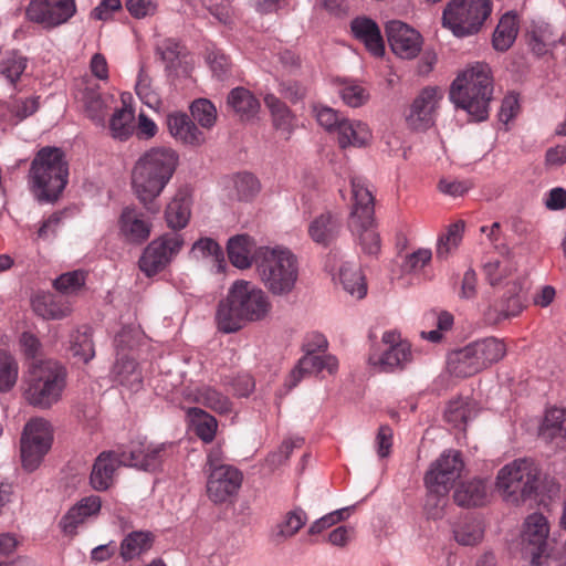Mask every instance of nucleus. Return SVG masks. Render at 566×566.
Returning a JSON list of instances; mask_svg holds the SVG:
<instances>
[{
  "label": "nucleus",
  "mask_w": 566,
  "mask_h": 566,
  "mask_svg": "<svg viewBox=\"0 0 566 566\" xmlns=\"http://www.w3.org/2000/svg\"><path fill=\"white\" fill-rule=\"evenodd\" d=\"M271 307V302L262 289L250 281L238 280L218 305V328L227 334L238 332L248 322L263 319Z\"/></svg>",
  "instance_id": "obj_1"
},
{
  "label": "nucleus",
  "mask_w": 566,
  "mask_h": 566,
  "mask_svg": "<svg viewBox=\"0 0 566 566\" xmlns=\"http://www.w3.org/2000/svg\"><path fill=\"white\" fill-rule=\"evenodd\" d=\"M179 156L170 147H154L143 154L132 172L133 189L139 201L151 213L159 207L153 203L165 189L178 166Z\"/></svg>",
  "instance_id": "obj_2"
},
{
  "label": "nucleus",
  "mask_w": 566,
  "mask_h": 566,
  "mask_svg": "<svg viewBox=\"0 0 566 566\" xmlns=\"http://www.w3.org/2000/svg\"><path fill=\"white\" fill-rule=\"evenodd\" d=\"M166 444L132 443L128 450L120 453L104 451L96 459L90 475V484L95 491L108 490L115 481L118 467H133L145 471L157 470L167 457Z\"/></svg>",
  "instance_id": "obj_3"
},
{
  "label": "nucleus",
  "mask_w": 566,
  "mask_h": 566,
  "mask_svg": "<svg viewBox=\"0 0 566 566\" xmlns=\"http://www.w3.org/2000/svg\"><path fill=\"white\" fill-rule=\"evenodd\" d=\"M493 94L491 67L484 62H474L461 71L450 87V99L475 122L485 120Z\"/></svg>",
  "instance_id": "obj_4"
},
{
  "label": "nucleus",
  "mask_w": 566,
  "mask_h": 566,
  "mask_svg": "<svg viewBox=\"0 0 566 566\" xmlns=\"http://www.w3.org/2000/svg\"><path fill=\"white\" fill-rule=\"evenodd\" d=\"M350 185L352 209L348 229L361 253L377 256L380 252L381 240L375 220V198L365 178L352 177Z\"/></svg>",
  "instance_id": "obj_5"
},
{
  "label": "nucleus",
  "mask_w": 566,
  "mask_h": 566,
  "mask_svg": "<svg viewBox=\"0 0 566 566\" xmlns=\"http://www.w3.org/2000/svg\"><path fill=\"white\" fill-rule=\"evenodd\" d=\"M255 265L260 281L275 296L289 295L298 279L296 255L283 247H261L255 253Z\"/></svg>",
  "instance_id": "obj_6"
},
{
  "label": "nucleus",
  "mask_w": 566,
  "mask_h": 566,
  "mask_svg": "<svg viewBox=\"0 0 566 566\" xmlns=\"http://www.w3.org/2000/svg\"><path fill=\"white\" fill-rule=\"evenodd\" d=\"M31 190L39 201H54L67 184L69 166L56 147L41 148L30 168Z\"/></svg>",
  "instance_id": "obj_7"
},
{
  "label": "nucleus",
  "mask_w": 566,
  "mask_h": 566,
  "mask_svg": "<svg viewBox=\"0 0 566 566\" xmlns=\"http://www.w3.org/2000/svg\"><path fill=\"white\" fill-rule=\"evenodd\" d=\"M493 10L492 0H450L442 12V24L455 36L478 34Z\"/></svg>",
  "instance_id": "obj_8"
},
{
  "label": "nucleus",
  "mask_w": 566,
  "mask_h": 566,
  "mask_svg": "<svg viewBox=\"0 0 566 566\" xmlns=\"http://www.w3.org/2000/svg\"><path fill=\"white\" fill-rule=\"evenodd\" d=\"M538 486V470L528 459H516L496 475V488L504 501L520 504L530 499Z\"/></svg>",
  "instance_id": "obj_9"
},
{
  "label": "nucleus",
  "mask_w": 566,
  "mask_h": 566,
  "mask_svg": "<svg viewBox=\"0 0 566 566\" xmlns=\"http://www.w3.org/2000/svg\"><path fill=\"white\" fill-rule=\"evenodd\" d=\"M64 388V368L54 361H43L30 371L25 398L30 405L46 409L61 399Z\"/></svg>",
  "instance_id": "obj_10"
},
{
  "label": "nucleus",
  "mask_w": 566,
  "mask_h": 566,
  "mask_svg": "<svg viewBox=\"0 0 566 566\" xmlns=\"http://www.w3.org/2000/svg\"><path fill=\"white\" fill-rule=\"evenodd\" d=\"M464 462L460 451H444L427 472V504L431 497L438 504L460 478Z\"/></svg>",
  "instance_id": "obj_11"
},
{
  "label": "nucleus",
  "mask_w": 566,
  "mask_h": 566,
  "mask_svg": "<svg viewBox=\"0 0 566 566\" xmlns=\"http://www.w3.org/2000/svg\"><path fill=\"white\" fill-rule=\"evenodd\" d=\"M50 423L42 418L31 419L24 427L21 437L20 452L22 467L34 471L43 460L52 444Z\"/></svg>",
  "instance_id": "obj_12"
},
{
  "label": "nucleus",
  "mask_w": 566,
  "mask_h": 566,
  "mask_svg": "<svg viewBox=\"0 0 566 566\" xmlns=\"http://www.w3.org/2000/svg\"><path fill=\"white\" fill-rule=\"evenodd\" d=\"M382 349L370 353L368 363L379 373L402 369L412 359L411 344L397 329L386 331L381 336Z\"/></svg>",
  "instance_id": "obj_13"
},
{
  "label": "nucleus",
  "mask_w": 566,
  "mask_h": 566,
  "mask_svg": "<svg viewBox=\"0 0 566 566\" xmlns=\"http://www.w3.org/2000/svg\"><path fill=\"white\" fill-rule=\"evenodd\" d=\"M184 241L177 233L165 234L151 241L144 250L139 259V269L147 276H153L163 271L171 258L178 253Z\"/></svg>",
  "instance_id": "obj_14"
},
{
  "label": "nucleus",
  "mask_w": 566,
  "mask_h": 566,
  "mask_svg": "<svg viewBox=\"0 0 566 566\" xmlns=\"http://www.w3.org/2000/svg\"><path fill=\"white\" fill-rule=\"evenodd\" d=\"M75 12V0H31L25 11L30 21L46 29L66 23Z\"/></svg>",
  "instance_id": "obj_15"
},
{
  "label": "nucleus",
  "mask_w": 566,
  "mask_h": 566,
  "mask_svg": "<svg viewBox=\"0 0 566 566\" xmlns=\"http://www.w3.org/2000/svg\"><path fill=\"white\" fill-rule=\"evenodd\" d=\"M243 481L242 472L233 465L213 468L207 480V495L214 504H222L237 496Z\"/></svg>",
  "instance_id": "obj_16"
},
{
  "label": "nucleus",
  "mask_w": 566,
  "mask_h": 566,
  "mask_svg": "<svg viewBox=\"0 0 566 566\" xmlns=\"http://www.w3.org/2000/svg\"><path fill=\"white\" fill-rule=\"evenodd\" d=\"M549 523L542 513H533L525 518L522 539L524 551L531 556L533 566H542L543 557L547 552Z\"/></svg>",
  "instance_id": "obj_17"
},
{
  "label": "nucleus",
  "mask_w": 566,
  "mask_h": 566,
  "mask_svg": "<svg viewBox=\"0 0 566 566\" xmlns=\"http://www.w3.org/2000/svg\"><path fill=\"white\" fill-rule=\"evenodd\" d=\"M386 33L392 52L401 59H413L421 51V35L408 24L398 20L389 21Z\"/></svg>",
  "instance_id": "obj_18"
},
{
  "label": "nucleus",
  "mask_w": 566,
  "mask_h": 566,
  "mask_svg": "<svg viewBox=\"0 0 566 566\" xmlns=\"http://www.w3.org/2000/svg\"><path fill=\"white\" fill-rule=\"evenodd\" d=\"M324 369H326L331 375L335 374L338 369L337 358L333 355L319 356L317 354L305 352V355L298 359L296 366L286 377L284 387L290 391L305 377L318 374Z\"/></svg>",
  "instance_id": "obj_19"
},
{
  "label": "nucleus",
  "mask_w": 566,
  "mask_h": 566,
  "mask_svg": "<svg viewBox=\"0 0 566 566\" xmlns=\"http://www.w3.org/2000/svg\"><path fill=\"white\" fill-rule=\"evenodd\" d=\"M522 285L517 281L507 284L506 292L488 306L484 312L485 319L492 324L518 316L524 310L521 295Z\"/></svg>",
  "instance_id": "obj_20"
},
{
  "label": "nucleus",
  "mask_w": 566,
  "mask_h": 566,
  "mask_svg": "<svg viewBox=\"0 0 566 566\" xmlns=\"http://www.w3.org/2000/svg\"><path fill=\"white\" fill-rule=\"evenodd\" d=\"M75 99L82 105L88 118L103 124L108 109V97H103L99 86L91 78H82L76 84Z\"/></svg>",
  "instance_id": "obj_21"
},
{
  "label": "nucleus",
  "mask_w": 566,
  "mask_h": 566,
  "mask_svg": "<svg viewBox=\"0 0 566 566\" xmlns=\"http://www.w3.org/2000/svg\"><path fill=\"white\" fill-rule=\"evenodd\" d=\"M75 99L82 105L88 118L103 124L108 109V97H103L99 86L91 78H82L76 84Z\"/></svg>",
  "instance_id": "obj_22"
},
{
  "label": "nucleus",
  "mask_w": 566,
  "mask_h": 566,
  "mask_svg": "<svg viewBox=\"0 0 566 566\" xmlns=\"http://www.w3.org/2000/svg\"><path fill=\"white\" fill-rule=\"evenodd\" d=\"M102 507L98 495H90L74 504L61 518L60 526L65 535L74 536L80 525L88 518L97 516Z\"/></svg>",
  "instance_id": "obj_23"
},
{
  "label": "nucleus",
  "mask_w": 566,
  "mask_h": 566,
  "mask_svg": "<svg viewBox=\"0 0 566 566\" xmlns=\"http://www.w3.org/2000/svg\"><path fill=\"white\" fill-rule=\"evenodd\" d=\"M119 233L129 243L140 244L145 242L151 231V223L146 216L136 208L123 209L118 220Z\"/></svg>",
  "instance_id": "obj_24"
},
{
  "label": "nucleus",
  "mask_w": 566,
  "mask_h": 566,
  "mask_svg": "<svg viewBox=\"0 0 566 566\" xmlns=\"http://www.w3.org/2000/svg\"><path fill=\"white\" fill-rule=\"evenodd\" d=\"M166 124L169 134L185 145L200 146L205 143V134L196 126L193 120L181 112H174L167 115Z\"/></svg>",
  "instance_id": "obj_25"
},
{
  "label": "nucleus",
  "mask_w": 566,
  "mask_h": 566,
  "mask_svg": "<svg viewBox=\"0 0 566 566\" xmlns=\"http://www.w3.org/2000/svg\"><path fill=\"white\" fill-rule=\"evenodd\" d=\"M352 32L358 41L363 42L374 56H382L385 44L377 23L366 17L355 18L350 23Z\"/></svg>",
  "instance_id": "obj_26"
},
{
  "label": "nucleus",
  "mask_w": 566,
  "mask_h": 566,
  "mask_svg": "<svg viewBox=\"0 0 566 566\" xmlns=\"http://www.w3.org/2000/svg\"><path fill=\"white\" fill-rule=\"evenodd\" d=\"M340 229V219L327 211L311 221L308 224V235L314 242L326 247L337 239Z\"/></svg>",
  "instance_id": "obj_27"
},
{
  "label": "nucleus",
  "mask_w": 566,
  "mask_h": 566,
  "mask_svg": "<svg viewBox=\"0 0 566 566\" xmlns=\"http://www.w3.org/2000/svg\"><path fill=\"white\" fill-rule=\"evenodd\" d=\"M489 495L488 480L472 479L460 483L453 494L454 502L462 507L482 506Z\"/></svg>",
  "instance_id": "obj_28"
},
{
  "label": "nucleus",
  "mask_w": 566,
  "mask_h": 566,
  "mask_svg": "<svg viewBox=\"0 0 566 566\" xmlns=\"http://www.w3.org/2000/svg\"><path fill=\"white\" fill-rule=\"evenodd\" d=\"M478 403L468 397L451 399L444 409V420L453 428L465 429L479 413Z\"/></svg>",
  "instance_id": "obj_29"
},
{
  "label": "nucleus",
  "mask_w": 566,
  "mask_h": 566,
  "mask_svg": "<svg viewBox=\"0 0 566 566\" xmlns=\"http://www.w3.org/2000/svg\"><path fill=\"white\" fill-rule=\"evenodd\" d=\"M526 40L528 48L537 56L547 54L557 43V36L551 25L542 20H533L530 23L526 29Z\"/></svg>",
  "instance_id": "obj_30"
},
{
  "label": "nucleus",
  "mask_w": 566,
  "mask_h": 566,
  "mask_svg": "<svg viewBox=\"0 0 566 566\" xmlns=\"http://www.w3.org/2000/svg\"><path fill=\"white\" fill-rule=\"evenodd\" d=\"M31 303L33 311L45 319H61L70 313V306L61 295L40 292Z\"/></svg>",
  "instance_id": "obj_31"
},
{
  "label": "nucleus",
  "mask_w": 566,
  "mask_h": 566,
  "mask_svg": "<svg viewBox=\"0 0 566 566\" xmlns=\"http://www.w3.org/2000/svg\"><path fill=\"white\" fill-rule=\"evenodd\" d=\"M518 30L517 14L513 11L504 13L493 32L492 45L494 50L499 52L507 51L514 44Z\"/></svg>",
  "instance_id": "obj_32"
},
{
  "label": "nucleus",
  "mask_w": 566,
  "mask_h": 566,
  "mask_svg": "<svg viewBox=\"0 0 566 566\" xmlns=\"http://www.w3.org/2000/svg\"><path fill=\"white\" fill-rule=\"evenodd\" d=\"M481 369L500 361L506 354L505 344L495 337H486L469 344Z\"/></svg>",
  "instance_id": "obj_33"
},
{
  "label": "nucleus",
  "mask_w": 566,
  "mask_h": 566,
  "mask_svg": "<svg viewBox=\"0 0 566 566\" xmlns=\"http://www.w3.org/2000/svg\"><path fill=\"white\" fill-rule=\"evenodd\" d=\"M447 368L451 375L460 378L471 377L482 370L470 345L451 353Z\"/></svg>",
  "instance_id": "obj_34"
},
{
  "label": "nucleus",
  "mask_w": 566,
  "mask_h": 566,
  "mask_svg": "<svg viewBox=\"0 0 566 566\" xmlns=\"http://www.w3.org/2000/svg\"><path fill=\"white\" fill-rule=\"evenodd\" d=\"M370 136L368 126L359 120L344 118L337 129V140L340 148L365 146Z\"/></svg>",
  "instance_id": "obj_35"
},
{
  "label": "nucleus",
  "mask_w": 566,
  "mask_h": 566,
  "mask_svg": "<svg viewBox=\"0 0 566 566\" xmlns=\"http://www.w3.org/2000/svg\"><path fill=\"white\" fill-rule=\"evenodd\" d=\"M39 109V97H15L0 103V113L3 120L17 124L33 115Z\"/></svg>",
  "instance_id": "obj_36"
},
{
  "label": "nucleus",
  "mask_w": 566,
  "mask_h": 566,
  "mask_svg": "<svg viewBox=\"0 0 566 566\" xmlns=\"http://www.w3.org/2000/svg\"><path fill=\"white\" fill-rule=\"evenodd\" d=\"M565 422L566 418L563 409H548L539 427V437L543 438L545 441L557 440V447H565Z\"/></svg>",
  "instance_id": "obj_37"
},
{
  "label": "nucleus",
  "mask_w": 566,
  "mask_h": 566,
  "mask_svg": "<svg viewBox=\"0 0 566 566\" xmlns=\"http://www.w3.org/2000/svg\"><path fill=\"white\" fill-rule=\"evenodd\" d=\"M255 244L248 234H238L228 242V256L231 263L239 269H247L255 259Z\"/></svg>",
  "instance_id": "obj_38"
},
{
  "label": "nucleus",
  "mask_w": 566,
  "mask_h": 566,
  "mask_svg": "<svg viewBox=\"0 0 566 566\" xmlns=\"http://www.w3.org/2000/svg\"><path fill=\"white\" fill-rule=\"evenodd\" d=\"M114 379L133 391H138L143 385V375L137 363L126 356L117 358L113 367Z\"/></svg>",
  "instance_id": "obj_39"
},
{
  "label": "nucleus",
  "mask_w": 566,
  "mask_h": 566,
  "mask_svg": "<svg viewBox=\"0 0 566 566\" xmlns=\"http://www.w3.org/2000/svg\"><path fill=\"white\" fill-rule=\"evenodd\" d=\"M187 419L196 436L203 442H212L218 429L217 419L201 408L192 407L187 409Z\"/></svg>",
  "instance_id": "obj_40"
},
{
  "label": "nucleus",
  "mask_w": 566,
  "mask_h": 566,
  "mask_svg": "<svg viewBox=\"0 0 566 566\" xmlns=\"http://www.w3.org/2000/svg\"><path fill=\"white\" fill-rule=\"evenodd\" d=\"M264 103L271 111L273 124L276 129L285 134V138H290L295 127V117L289 107L274 94H266Z\"/></svg>",
  "instance_id": "obj_41"
},
{
  "label": "nucleus",
  "mask_w": 566,
  "mask_h": 566,
  "mask_svg": "<svg viewBox=\"0 0 566 566\" xmlns=\"http://www.w3.org/2000/svg\"><path fill=\"white\" fill-rule=\"evenodd\" d=\"M154 535L150 532L134 531L125 536L120 544V556L124 560L139 557L151 548Z\"/></svg>",
  "instance_id": "obj_42"
},
{
  "label": "nucleus",
  "mask_w": 566,
  "mask_h": 566,
  "mask_svg": "<svg viewBox=\"0 0 566 566\" xmlns=\"http://www.w3.org/2000/svg\"><path fill=\"white\" fill-rule=\"evenodd\" d=\"M193 401L219 415H227L232 411V402L230 399L209 386L197 388L193 392Z\"/></svg>",
  "instance_id": "obj_43"
},
{
  "label": "nucleus",
  "mask_w": 566,
  "mask_h": 566,
  "mask_svg": "<svg viewBox=\"0 0 566 566\" xmlns=\"http://www.w3.org/2000/svg\"><path fill=\"white\" fill-rule=\"evenodd\" d=\"M190 199L185 193H177L168 203L165 218L171 229L185 228L190 219Z\"/></svg>",
  "instance_id": "obj_44"
},
{
  "label": "nucleus",
  "mask_w": 566,
  "mask_h": 566,
  "mask_svg": "<svg viewBox=\"0 0 566 566\" xmlns=\"http://www.w3.org/2000/svg\"><path fill=\"white\" fill-rule=\"evenodd\" d=\"M135 112L132 106L125 103L122 108L116 109L109 119V130L114 138L119 140L128 139L135 132Z\"/></svg>",
  "instance_id": "obj_45"
},
{
  "label": "nucleus",
  "mask_w": 566,
  "mask_h": 566,
  "mask_svg": "<svg viewBox=\"0 0 566 566\" xmlns=\"http://www.w3.org/2000/svg\"><path fill=\"white\" fill-rule=\"evenodd\" d=\"M464 228V221L459 220L451 223L446 233L438 238L436 255L439 260H447L458 249L463 238Z\"/></svg>",
  "instance_id": "obj_46"
},
{
  "label": "nucleus",
  "mask_w": 566,
  "mask_h": 566,
  "mask_svg": "<svg viewBox=\"0 0 566 566\" xmlns=\"http://www.w3.org/2000/svg\"><path fill=\"white\" fill-rule=\"evenodd\" d=\"M228 105L242 117L254 116L259 108V101L244 87H235L228 95Z\"/></svg>",
  "instance_id": "obj_47"
},
{
  "label": "nucleus",
  "mask_w": 566,
  "mask_h": 566,
  "mask_svg": "<svg viewBox=\"0 0 566 566\" xmlns=\"http://www.w3.org/2000/svg\"><path fill=\"white\" fill-rule=\"evenodd\" d=\"M453 534L460 545H475L484 536V526L480 518L467 517L454 526Z\"/></svg>",
  "instance_id": "obj_48"
},
{
  "label": "nucleus",
  "mask_w": 566,
  "mask_h": 566,
  "mask_svg": "<svg viewBox=\"0 0 566 566\" xmlns=\"http://www.w3.org/2000/svg\"><path fill=\"white\" fill-rule=\"evenodd\" d=\"M28 66V59L17 51L7 52L0 60V74L15 85Z\"/></svg>",
  "instance_id": "obj_49"
},
{
  "label": "nucleus",
  "mask_w": 566,
  "mask_h": 566,
  "mask_svg": "<svg viewBox=\"0 0 566 566\" xmlns=\"http://www.w3.org/2000/svg\"><path fill=\"white\" fill-rule=\"evenodd\" d=\"M339 280L344 289L356 298H363L367 293L365 277L359 269L343 264L339 269Z\"/></svg>",
  "instance_id": "obj_50"
},
{
  "label": "nucleus",
  "mask_w": 566,
  "mask_h": 566,
  "mask_svg": "<svg viewBox=\"0 0 566 566\" xmlns=\"http://www.w3.org/2000/svg\"><path fill=\"white\" fill-rule=\"evenodd\" d=\"M71 344L73 356L77 357L83 363H88L95 356L92 329L90 327L78 329L72 336Z\"/></svg>",
  "instance_id": "obj_51"
},
{
  "label": "nucleus",
  "mask_w": 566,
  "mask_h": 566,
  "mask_svg": "<svg viewBox=\"0 0 566 566\" xmlns=\"http://www.w3.org/2000/svg\"><path fill=\"white\" fill-rule=\"evenodd\" d=\"M339 95L344 103L350 107H359L369 99V92L360 83L344 80L340 83Z\"/></svg>",
  "instance_id": "obj_52"
},
{
  "label": "nucleus",
  "mask_w": 566,
  "mask_h": 566,
  "mask_svg": "<svg viewBox=\"0 0 566 566\" xmlns=\"http://www.w3.org/2000/svg\"><path fill=\"white\" fill-rule=\"evenodd\" d=\"M515 265L509 259L503 261L491 260L483 265V273L490 285H500L515 272Z\"/></svg>",
  "instance_id": "obj_53"
},
{
  "label": "nucleus",
  "mask_w": 566,
  "mask_h": 566,
  "mask_svg": "<svg viewBox=\"0 0 566 566\" xmlns=\"http://www.w3.org/2000/svg\"><path fill=\"white\" fill-rule=\"evenodd\" d=\"M18 379V364L7 352H0V392L9 391Z\"/></svg>",
  "instance_id": "obj_54"
},
{
  "label": "nucleus",
  "mask_w": 566,
  "mask_h": 566,
  "mask_svg": "<svg viewBox=\"0 0 566 566\" xmlns=\"http://www.w3.org/2000/svg\"><path fill=\"white\" fill-rule=\"evenodd\" d=\"M191 116L201 127L211 128L217 120V109L207 98H199L192 102L190 106Z\"/></svg>",
  "instance_id": "obj_55"
},
{
  "label": "nucleus",
  "mask_w": 566,
  "mask_h": 566,
  "mask_svg": "<svg viewBox=\"0 0 566 566\" xmlns=\"http://www.w3.org/2000/svg\"><path fill=\"white\" fill-rule=\"evenodd\" d=\"M307 522V515L302 510L289 512L284 520L277 525L279 532L276 536L281 538L293 537Z\"/></svg>",
  "instance_id": "obj_56"
},
{
  "label": "nucleus",
  "mask_w": 566,
  "mask_h": 566,
  "mask_svg": "<svg viewBox=\"0 0 566 566\" xmlns=\"http://www.w3.org/2000/svg\"><path fill=\"white\" fill-rule=\"evenodd\" d=\"M405 122L411 130L420 132L424 128V91L405 111Z\"/></svg>",
  "instance_id": "obj_57"
},
{
  "label": "nucleus",
  "mask_w": 566,
  "mask_h": 566,
  "mask_svg": "<svg viewBox=\"0 0 566 566\" xmlns=\"http://www.w3.org/2000/svg\"><path fill=\"white\" fill-rule=\"evenodd\" d=\"M233 187L239 200H251L260 190L258 179L249 172H241L233 177Z\"/></svg>",
  "instance_id": "obj_58"
},
{
  "label": "nucleus",
  "mask_w": 566,
  "mask_h": 566,
  "mask_svg": "<svg viewBox=\"0 0 566 566\" xmlns=\"http://www.w3.org/2000/svg\"><path fill=\"white\" fill-rule=\"evenodd\" d=\"M85 274L83 271H73L60 275L53 283L54 287L62 293L76 292L84 285Z\"/></svg>",
  "instance_id": "obj_59"
},
{
  "label": "nucleus",
  "mask_w": 566,
  "mask_h": 566,
  "mask_svg": "<svg viewBox=\"0 0 566 566\" xmlns=\"http://www.w3.org/2000/svg\"><path fill=\"white\" fill-rule=\"evenodd\" d=\"M349 516V509H340L334 512H331L323 517L316 520L308 528V534L317 535L323 531L332 527L336 523L346 520Z\"/></svg>",
  "instance_id": "obj_60"
},
{
  "label": "nucleus",
  "mask_w": 566,
  "mask_h": 566,
  "mask_svg": "<svg viewBox=\"0 0 566 566\" xmlns=\"http://www.w3.org/2000/svg\"><path fill=\"white\" fill-rule=\"evenodd\" d=\"M436 328L427 332V340L431 343H440L444 333L449 332L453 326V316L449 312L442 311L434 313Z\"/></svg>",
  "instance_id": "obj_61"
},
{
  "label": "nucleus",
  "mask_w": 566,
  "mask_h": 566,
  "mask_svg": "<svg viewBox=\"0 0 566 566\" xmlns=\"http://www.w3.org/2000/svg\"><path fill=\"white\" fill-rule=\"evenodd\" d=\"M314 111L316 119L322 127L326 130L337 132L344 117H342L335 109L327 106L315 107Z\"/></svg>",
  "instance_id": "obj_62"
},
{
  "label": "nucleus",
  "mask_w": 566,
  "mask_h": 566,
  "mask_svg": "<svg viewBox=\"0 0 566 566\" xmlns=\"http://www.w3.org/2000/svg\"><path fill=\"white\" fill-rule=\"evenodd\" d=\"M208 62L211 71L218 78L223 80L227 77L231 69V62L228 55L220 50H214L209 53Z\"/></svg>",
  "instance_id": "obj_63"
},
{
  "label": "nucleus",
  "mask_w": 566,
  "mask_h": 566,
  "mask_svg": "<svg viewBox=\"0 0 566 566\" xmlns=\"http://www.w3.org/2000/svg\"><path fill=\"white\" fill-rule=\"evenodd\" d=\"M394 432L388 424L380 426L375 439L376 451L380 459L389 457L392 448Z\"/></svg>",
  "instance_id": "obj_64"
}]
</instances>
